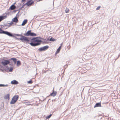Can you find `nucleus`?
<instances>
[{"mask_svg":"<svg viewBox=\"0 0 120 120\" xmlns=\"http://www.w3.org/2000/svg\"><path fill=\"white\" fill-rule=\"evenodd\" d=\"M9 61L8 60H4L3 61H2L1 63V64L4 66L6 67L7 65L9 64L10 63Z\"/></svg>","mask_w":120,"mask_h":120,"instance_id":"nucleus-5","label":"nucleus"},{"mask_svg":"<svg viewBox=\"0 0 120 120\" xmlns=\"http://www.w3.org/2000/svg\"><path fill=\"white\" fill-rule=\"evenodd\" d=\"M9 27H10L13 24V22H11L10 23H8Z\"/></svg>","mask_w":120,"mask_h":120,"instance_id":"nucleus-28","label":"nucleus"},{"mask_svg":"<svg viewBox=\"0 0 120 120\" xmlns=\"http://www.w3.org/2000/svg\"><path fill=\"white\" fill-rule=\"evenodd\" d=\"M25 5H25V4H24L23 5H22V6L21 8L20 9H22V8H24V6H25Z\"/></svg>","mask_w":120,"mask_h":120,"instance_id":"nucleus-35","label":"nucleus"},{"mask_svg":"<svg viewBox=\"0 0 120 120\" xmlns=\"http://www.w3.org/2000/svg\"><path fill=\"white\" fill-rule=\"evenodd\" d=\"M0 34H4L7 35L9 36L12 37H15L14 35L12 34L9 32L3 30L0 27Z\"/></svg>","mask_w":120,"mask_h":120,"instance_id":"nucleus-3","label":"nucleus"},{"mask_svg":"<svg viewBox=\"0 0 120 120\" xmlns=\"http://www.w3.org/2000/svg\"><path fill=\"white\" fill-rule=\"evenodd\" d=\"M5 26H6L7 27H10L8 23H6V24L4 25V27Z\"/></svg>","mask_w":120,"mask_h":120,"instance_id":"nucleus-25","label":"nucleus"},{"mask_svg":"<svg viewBox=\"0 0 120 120\" xmlns=\"http://www.w3.org/2000/svg\"><path fill=\"white\" fill-rule=\"evenodd\" d=\"M21 5V4L20 3L19 4V6H20Z\"/></svg>","mask_w":120,"mask_h":120,"instance_id":"nucleus-42","label":"nucleus"},{"mask_svg":"<svg viewBox=\"0 0 120 120\" xmlns=\"http://www.w3.org/2000/svg\"><path fill=\"white\" fill-rule=\"evenodd\" d=\"M24 103L26 105V104L29 103H31V102H29V101H27V102H24Z\"/></svg>","mask_w":120,"mask_h":120,"instance_id":"nucleus-32","label":"nucleus"},{"mask_svg":"<svg viewBox=\"0 0 120 120\" xmlns=\"http://www.w3.org/2000/svg\"><path fill=\"white\" fill-rule=\"evenodd\" d=\"M20 36H21V38H22L23 37L22 36H22V34H20Z\"/></svg>","mask_w":120,"mask_h":120,"instance_id":"nucleus-37","label":"nucleus"},{"mask_svg":"<svg viewBox=\"0 0 120 120\" xmlns=\"http://www.w3.org/2000/svg\"><path fill=\"white\" fill-rule=\"evenodd\" d=\"M49 38H48L47 39V40H46V41H49Z\"/></svg>","mask_w":120,"mask_h":120,"instance_id":"nucleus-41","label":"nucleus"},{"mask_svg":"<svg viewBox=\"0 0 120 120\" xmlns=\"http://www.w3.org/2000/svg\"><path fill=\"white\" fill-rule=\"evenodd\" d=\"M34 3V1H32L31 2H30L29 3H28L27 4V3H26L25 4V5H26L28 6H31L32 4H33Z\"/></svg>","mask_w":120,"mask_h":120,"instance_id":"nucleus-11","label":"nucleus"},{"mask_svg":"<svg viewBox=\"0 0 120 120\" xmlns=\"http://www.w3.org/2000/svg\"><path fill=\"white\" fill-rule=\"evenodd\" d=\"M19 12H18L16 14V17L14 18H13L12 20V21L13 22L17 23L18 21V20L17 18H18L19 16V15H18Z\"/></svg>","mask_w":120,"mask_h":120,"instance_id":"nucleus-7","label":"nucleus"},{"mask_svg":"<svg viewBox=\"0 0 120 120\" xmlns=\"http://www.w3.org/2000/svg\"><path fill=\"white\" fill-rule=\"evenodd\" d=\"M10 60H12L14 62L15 64L17 62V59L16 58H12L10 59Z\"/></svg>","mask_w":120,"mask_h":120,"instance_id":"nucleus-17","label":"nucleus"},{"mask_svg":"<svg viewBox=\"0 0 120 120\" xmlns=\"http://www.w3.org/2000/svg\"><path fill=\"white\" fill-rule=\"evenodd\" d=\"M32 82L31 80H30L28 81V83L29 84H31L32 83Z\"/></svg>","mask_w":120,"mask_h":120,"instance_id":"nucleus-29","label":"nucleus"},{"mask_svg":"<svg viewBox=\"0 0 120 120\" xmlns=\"http://www.w3.org/2000/svg\"><path fill=\"white\" fill-rule=\"evenodd\" d=\"M6 68L8 69H9V72H11L13 70V68L12 66H11L10 68L8 67V66H7L5 67Z\"/></svg>","mask_w":120,"mask_h":120,"instance_id":"nucleus-10","label":"nucleus"},{"mask_svg":"<svg viewBox=\"0 0 120 120\" xmlns=\"http://www.w3.org/2000/svg\"><path fill=\"white\" fill-rule=\"evenodd\" d=\"M19 97V96L17 95H15L14 96L10 102V104H13L15 103L17 101Z\"/></svg>","mask_w":120,"mask_h":120,"instance_id":"nucleus-4","label":"nucleus"},{"mask_svg":"<svg viewBox=\"0 0 120 120\" xmlns=\"http://www.w3.org/2000/svg\"><path fill=\"white\" fill-rule=\"evenodd\" d=\"M61 49V46H60L57 49V50L56 51V53H59V52Z\"/></svg>","mask_w":120,"mask_h":120,"instance_id":"nucleus-20","label":"nucleus"},{"mask_svg":"<svg viewBox=\"0 0 120 120\" xmlns=\"http://www.w3.org/2000/svg\"><path fill=\"white\" fill-rule=\"evenodd\" d=\"M47 42L46 41H44L43 42V43H46Z\"/></svg>","mask_w":120,"mask_h":120,"instance_id":"nucleus-39","label":"nucleus"},{"mask_svg":"<svg viewBox=\"0 0 120 120\" xmlns=\"http://www.w3.org/2000/svg\"><path fill=\"white\" fill-rule=\"evenodd\" d=\"M27 19L24 20L23 21L21 25L22 26H23L25 25L27 23Z\"/></svg>","mask_w":120,"mask_h":120,"instance_id":"nucleus-14","label":"nucleus"},{"mask_svg":"<svg viewBox=\"0 0 120 120\" xmlns=\"http://www.w3.org/2000/svg\"><path fill=\"white\" fill-rule=\"evenodd\" d=\"M32 1H33V0H30L27 2L26 3H27V4L28 3H29L30 2H31Z\"/></svg>","mask_w":120,"mask_h":120,"instance_id":"nucleus-33","label":"nucleus"},{"mask_svg":"<svg viewBox=\"0 0 120 120\" xmlns=\"http://www.w3.org/2000/svg\"><path fill=\"white\" fill-rule=\"evenodd\" d=\"M101 7V6H98L96 9V10H98Z\"/></svg>","mask_w":120,"mask_h":120,"instance_id":"nucleus-30","label":"nucleus"},{"mask_svg":"<svg viewBox=\"0 0 120 120\" xmlns=\"http://www.w3.org/2000/svg\"><path fill=\"white\" fill-rule=\"evenodd\" d=\"M15 4H16V2H15L12 5H15Z\"/></svg>","mask_w":120,"mask_h":120,"instance_id":"nucleus-43","label":"nucleus"},{"mask_svg":"<svg viewBox=\"0 0 120 120\" xmlns=\"http://www.w3.org/2000/svg\"><path fill=\"white\" fill-rule=\"evenodd\" d=\"M38 37H34L30 39L27 43L31 46L35 47L40 45L42 41L38 39Z\"/></svg>","mask_w":120,"mask_h":120,"instance_id":"nucleus-1","label":"nucleus"},{"mask_svg":"<svg viewBox=\"0 0 120 120\" xmlns=\"http://www.w3.org/2000/svg\"><path fill=\"white\" fill-rule=\"evenodd\" d=\"M101 107V105L100 103H97L95 104V105L94 106V108L96 107Z\"/></svg>","mask_w":120,"mask_h":120,"instance_id":"nucleus-13","label":"nucleus"},{"mask_svg":"<svg viewBox=\"0 0 120 120\" xmlns=\"http://www.w3.org/2000/svg\"><path fill=\"white\" fill-rule=\"evenodd\" d=\"M26 0H22L21 1L22 2H23L26 1Z\"/></svg>","mask_w":120,"mask_h":120,"instance_id":"nucleus-38","label":"nucleus"},{"mask_svg":"<svg viewBox=\"0 0 120 120\" xmlns=\"http://www.w3.org/2000/svg\"><path fill=\"white\" fill-rule=\"evenodd\" d=\"M38 38H40V39H41L42 40H46V39H44L43 38H41L40 37H38Z\"/></svg>","mask_w":120,"mask_h":120,"instance_id":"nucleus-34","label":"nucleus"},{"mask_svg":"<svg viewBox=\"0 0 120 120\" xmlns=\"http://www.w3.org/2000/svg\"><path fill=\"white\" fill-rule=\"evenodd\" d=\"M56 93L57 92H55L54 90H53L52 93L50 94V95L54 97L56 95Z\"/></svg>","mask_w":120,"mask_h":120,"instance_id":"nucleus-12","label":"nucleus"},{"mask_svg":"<svg viewBox=\"0 0 120 120\" xmlns=\"http://www.w3.org/2000/svg\"><path fill=\"white\" fill-rule=\"evenodd\" d=\"M16 8V7L14 5H12L10 7L9 9L11 10H13L15 9Z\"/></svg>","mask_w":120,"mask_h":120,"instance_id":"nucleus-16","label":"nucleus"},{"mask_svg":"<svg viewBox=\"0 0 120 120\" xmlns=\"http://www.w3.org/2000/svg\"><path fill=\"white\" fill-rule=\"evenodd\" d=\"M9 94H8L5 96L4 98L6 99L9 100Z\"/></svg>","mask_w":120,"mask_h":120,"instance_id":"nucleus-18","label":"nucleus"},{"mask_svg":"<svg viewBox=\"0 0 120 120\" xmlns=\"http://www.w3.org/2000/svg\"><path fill=\"white\" fill-rule=\"evenodd\" d=\"M15 35H16L17 36H20V34H15Z\"/></svg>","mask_w":120,"mask_h":120,"instance_id":"nucleus-36","label":"nucleus"},{"mask_svg":"<svg viewBox=\"0 0 120 120\" xmlns=\"http://www.w3.org/2000/svg\"><path fill=\"white\" fill-rule=\"evenodd\" d=\"M0 67H1V68L2 67V66L1 65H0Z\"/></svg>","mask_w":120,"mask_h":120,"instance_id":"nucleus-44","label":"nucleus"},{"mask_svg":"<svg viewBox=\"0 0 120 120\" xmlns=\"http://www.w3.org/2000/svg\"><path fill=\"white\" fill-rule=\"evenodd\" d=\"M37 36L36 34L33 32H31L30 36Z\"/></svg>","mask_w":120,"mask_h":120,"instance_id":"nucleus-22","label":"nucleus"},{"mask_svg":"<svg viewBox=\"0 0 120 120\" xmlns=\"http://www.w3.org/2000/svg\"><path fill=\"white\" fill-rule=\"evenodd\" d=\"M8 86V84L6 85L2 84H0V87Z\"/></svg>","mask_w":120,"mask_h":120,"instance_id":"nucleus-23","label":"nucleus"},{"mask_svg":"<svg viewBox=\"0 0 120 120\" xmlns=\"http://www.w3.org/2000/svg\"><path fill=\"white\" fill-rule=\"evenodd\" d=\"M11 83L13 85H17L19 83V82L17 81L14 80L11 81Z\"/></svg>","mask_w":120,"mask_h":120,"instance_id":"nucleus-9","label":"nucleus"},{"mask_svg":"<svg viewBox=\"0 0 120 120\" xmlns=\"http://www.w3.org/2000/svg\"><path fill=\"white\" fill-rule=\"evenodd\" d=\"M69 9L68 8H66L65 10V12L66 13H68L69 12Z\"/></svg>","mask_w":120,"mask_h":120,"instance_id":"nucleus-26","label":"nucleus"},{"mask_svg":"<svg viewBox=\"0 0 120 120\" xmlns=\"http://www.w3.org/2000/svg\"><path fill=\"white\" fill-rule=\"evenodd\" d=\"M7 16H0V22L3 19L6 18Z\"/></svg>","mask_w":120,"mask_h":120,"instance_id":"nucleus-15","label":"nucleus"},{"mask_svg":"<svg viewBox=\"0 0 120 120\" xmlns=\"http://www.w3.org/2000/svg\"><path fill=\"white\" fill-rule=\"evenodd\" d=\"M49 48V46L48 45H46L43 47H41L39 48L38 49V50L40 51H42L47 50Z\"/></svg>","mask_w":120,"mask_h":120,"instance_id":"nucleus-6","label":"nucleus"},{"mask_svg":"<svg viewBox=\"0 0 120 120\" xmlns=\"http://www.w3.org/2000/svg\"><path fill=\"white\" fill-rule=\"evenodd\" d=\"M31 32V30L28 31L26 33L24 34V35L26 36H30Z\"/></svg>","mask_w":120,"mask_h":120,"instance_id":"nucleus-8","label":"nucleus"},{"mask_svg":"<svg viewBox=\"0 0 120 120\" xmlns=\"http://www.w3.org/2000/svg\"><path fill=\"white\" fill-rule=\"evenodd\" d=\"M120 56V55H118V57H117V58H116V59L115 60H116V59H117V58L119 57Z\"/></svg>","mask_w":120,"mask_h":120,"instance_id":"nucleus-40","label":"nucleus"},{"mask_svg":"<svg viewBox=\"0 0 120 120\" xmlns=\"http://www.w3.org/2000/svg\"><path fill=\"white\" fill-rule=\"evenodd\" d=\"M21 62L19 60H18L17 61V66H19L21 65Z\"/></svg>","mask_w":120,"mask_h":120,"instance_id":"nucleus-21","label":"nucleus"},{"mask_svg":"<svg viewBox=\"0 0 120 120\" xmlns=\"http://www.w3.org/2000/svg\"><path fill=\"white\" fill-rule=\"evenodd\" d=\"M52 115L51 114H50L49 115L47 116L46 117V119H48L50 118L51 117Z\"/></svg>","mask_w":120,"mask_h":120,"instance_id":"nucleus-27","label":"nucleus"},{"mask_svg":"<svg viewBox=\"0 0 120 120\" xmlns=\"http://www.w3.org/2000/svg\"><path fill=\"white\" fill-rule=\"evenodd\" d=\"M9 60V61H10V63L9 64V65L10 66H12L13 65V63L12 61L11 60H10V59L9 60Z\"/></svg>","mask_w":120,"mask_h":120,"instance_id":"nucleus-19","label":"nucleus"},{"mask_svg":"<svg viewBox=\"0 0 120 120\" xmlns=\"http://www.w3.org/2000/svg\"><path fill=\"white\" fill-rule=\"evenodd\" d=\"M22 38H17L16 37H15L16 39L18 40H21L22 42H29L30 41V38H28L25 36H22Z\"/></svg>","mask_w":120,"mask_h":120,"instance_id":"nucleus-2","label":"nucleus"},{"mask_svg":"<svg viewBox=\"0 0 120 120\" xmlns=\"http://www.w3.org/2000/svg\"><path fill=\"white\" fill-rule=\"evenodd\" d=\"M56 40L55 39H54L53 38H51L49 39V41H55Z\"/></svg>","mask_w":120,"mask_h":120,"instance_id":"nucleus-24","label":"nucleus"},{"mask_svg":"<svg viewBox=\"0 0 120 120\" xmlns=\"http://www.w3.org/2000/svg\"><path fill=\"white\" fill-rule=\"evenodd\" d=\"M26 105H31V106H32L33 105V104H30V103H28L26 104Z\"/></svg>","mask_w":120,"mask_h":120,"instance_id":"nucleus-31","label":"nucleus"}]
</instances>
